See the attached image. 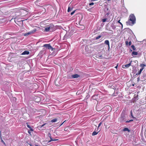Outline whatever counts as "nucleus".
<instances>
[{"mask_svg":"<svg viewBox=\"0 0 146 146\" xmlns=\"http://www.w3.org/2000/svg\"><path fill=\"white\" fill-rule=\"evenodd\" d=\"M136 18L134 15L131 14L130 15L128 20L126 22L127 25L132 26L135 23Z\"/></svg>","mask_w":146,"mask_h":146,"instance_id":"obj_1","label":"nucleus"},{"mask_svg":"<svg viewBox=\"0 0 146 146\" xmlns=\"http://www.w3.org/2000/svg\"><path fill=\"white\" fill-rule=\"evenodd\" d=\"M42 47H44L45 50L46 49H50L52 51H53V50L55 49L52 47L50 44H44L43 46Z\"/></svg>","mask_w":146,"mask_h":146,"instance_id":"obj_2","label":"nucleus"},{"mask_svg":"<svg viewBox=\"0 0 146 146\" xmlns=\"http://www.w3.org/2000/svg\"><path fill=\"white\" fill-rule=\"evenodd\" d=\"M102 54V52H100L98 53L97 54L96 56L98 58L102 59L103 58Z\"/></svg>","mask_w":146,"mask_h":146,"instance_id":"obj_3","label":"nucleus"},{"mask_svg":"<svg viewBox=\"0 0 146 146\" xmlns=\"http://www.w3.org/2000/svg\"><path fill=\"white\" fill-rule=\"evenodd\" d=\"M46 53V51L45 50V48H43L42 50L40 52V54L43 55L44 54H45Z\"/></svg>","mask_w":146,"mask_h":146,"instance_id":"obj_4","label":"nucleus"},{"mask_svg":"<svg viewBox=\"0 0 146 146\" xmlns=\"http://www.w3.org/2000/svg\"><path fill=\"white\" fill-rule=\"evenodd\" d=\"M50 26H49L46 27L44 30V31L45 32H49L50 29Z\"/></svg>","mask_w":146,"mask_h":146,"instance_id":"obj_5","label":"nucleus"},{"mask_svg":"<svg viewBox=\"0 0 146 146\" xmlns=\"http://www.w3.org/2000/svg\"><path fill=\"white\" fill-rule=\"evenodd\" d=\"M29 54V52L28 51H25L21 54V55H28Z\"/></svg>","mask_w":146,"mask_h":146,"instance_id":"obj_6","label":"nucleus"},{"mask_svg":"<svg viewBox=\"0 0 146 146\" xmlns=\"http://www.w3.org/2000/svg\"><path fill=\"white\" fill-rule=\"evenodd\" d=\"M36 31V29L33 30L27 33V34L28 35H31V34H33Z\"/></svg>","mask_w":146,"mask_h":146,"instance_id":"obj_7","label":"nucleus"},{"mask_svg":"<svg viewBox=\"0 0 146 146\" xmlns=\"http://www.w3.org/2000/svg\"><path fill=\"white\" fill-rule=\"evenodd\" d=\"M80 75L78 74H75L72 75V77L73 78H76L80 77Z\"/></svg>","mask_w":146,"mask_h":146,"instance_id":"obj_8","label":"nucleus"},{"mask_svg":"<svg viewBox=\"0 0 146 146\" xmlns=\"http://www.w3.org/2000/svg\"><path fill=\"white\" fill-rule=\"evenodd\" d=\"M104 43H105V44L108 46L109 49L110 48V43H109V40H105V41L104 42Z\"/></svg>","mask_w":146,"mask_h":146,"instance_id":"obj_9","label":"nucleus"},{"mask_svg":"<svg viewBox=\"0 0 146 146\" xmlns=\"http://www.w3.org/2000/svg\"><path fill=\"white\" fill-rule=\"evenodd\" d=\"M120 120L121 122H122L123 121H125V117L124 116H121L120 118Z\"/></svg>","mask_w":146,"mask_h":146,"instance_id":"obj_10","label":"nucleus"},{"mask_svg":"<svg viewBox=\"0 0 146 146\" xmlns=\"http://www.w3.org/2000/svg\"><path fill=\"white\" fill-rule=\"evenodd\" d=\"M125 43L127 45L128 44L129 46H130L131 45V41H130L128 42V41H126L125 42Z\"/></svg>","mask_w":146,"mask_h":146,"instance_id":"obj_11","label":"nucleus"},{"mask_svg":"<svg viewBox=\"0 0 146 146\" xmlns=\"http://www.w3.org/2000/svg\"><path fill=\"white\" fill-rule=\"evenodd\" d=\"M26 124H27V127L30 129V130L31 131H33V129L28 124V123H27Z\"/></svg>","mask_w":146,"mask_h":146,"instance_id":"obj_12","label":"nucleus"},{"mask_svg":"<svg viewBox=\"0 0 146 146\" xmlns=\"http://www.w3.org/2000/svg\"><path fill=\"white\" fill-rule=\"evenodd\" d=\"M138 53L137 52L133 51L131 54V55L133 56L136 55Z\"/></svg>","mask_w":146,"mask_h":146,"instance_id":"obj_13","label":"nucleus"},{"mask_svg":"<svg viewBox=\"0 0 146 146\" xmlns=\"http://www.w3.org/2000/svg\"><path fill=\"white\" fill-rule=\"evenodd\" d=\"M132 62V61H131L128 64H125V65H124V66H125L126 68H128L131 65V63Z\"/></svg>","mask_w":146,"mask_h":146,"instance_id":"obj_14","label":"nucleus"},{"mask_svg":"<svg viewBox=\"0 0 146 146\" xmlns=\"http://www.w3.org/2000/svg\"><path fill=\"white\" fill-rule=\"evenodd\" d=\"M123 131H127L128 132H129L130 131V130L128 128H125L123 129Z\"/></svg>","mask_w":146,"mask_h":146,"instance_id":"obj_15","label":"nucleus"},{"mask_svg":"<svg viewBox=\"0 0 146 146\" xmlns=\"http://www.w3.org/2000/svg\"><path fill=\"white\" fill-rule=\"evenodd\" d=\"M146 65L144 64H141L140 65V66L141 68H143V69L144 67L146 66Z\"/></svg>","mask_w":146,"mask_h":146,"instance_id":"obj_16","label":"nucleus"},{"mask_svg":"<svg viewBox=\"0 0 146 146\" xmlns=\"http://www.w3.org/2000/svg\"><path fill=\"white\" fill-rule=\"evenodd\" d=\"M143 68H141L140 69V70H139V71L138 72V73H137L136 74V75H139V74H140L141 72L142 71V70H143Z\"/></svg>","mask_w":146,"mask_h":146,"instance_id":"obj_17","label":"nucleus"},{"mask_svg":"<svg viewBox=\"0 0 146 146\" xmlns=\"http://www.w3.org/2000/svg\"><path fill=\"white\" fill-rule=\"evenodd\" d=\"M111 27L113 29H115L116 28V26L114 25L113 24H112L111 25Z\"/></svg>","mask_w":146,"mask_h":146,"instance_id":"obj_18","label":"nucleus"},{"mask_svg":"<svg viewBox=\"0 0 146 146\" xmlns=\"http://www.w3.org/2000/svg\"><path fill=\"white\" fill-rule=\"evenodd\" d=\"M98 132H96L95 131H94L92 133V135L93 136L96 135L98 133Z\"/></svg>","mask_w":146,"mask_h":146,"instance_id":"obj_19","label":"nucleus"},{"mask_svg":"<svg viewBox=\"0 0 146 146\" xmlns=\"http://www.w3.org/2000/svg\"><path fill=\"white\" fill-rule=\"evenodd\" d=\"M50 140L49 141V142H50L51 141H56L58 140V139H53L52 138H50Z\"/></svg>","mask_w":146,"mask_h":146,"instance_id":"obj_20","label":"nucleus"},{"mask_svg":"<svg viewBox=\"0 0 146 146\" xmlns=\"http://www.w3.org/2000/svg\"><path fill=\"white\" fill-rule=\"evenodd\" d=\"M57 121V119L54 118L51 120V122H56Z\"/></svg>","mask_w":146,"mask_h":146,"instance_id":"obj_21","label":"nucleus"},{"mask_svg":"<svg viewBox=\"0 0 146 146\" xmlns=\"http://www.w3.org/2000/svg\"><path fill=\"white\" fill-rule=\"evenodd\" d=\"M130 115L132 118H135L133 116L132 111V110H131L130 111Z\"/></svg>","mask_w":146,"mask_h":146,"instance_id":"obj_22","label":"nucleus"},{"mask_svg":"<svg viewBox=\"0 0 146 146\" xmlns=\"http://www.w3.org/2000/svg\"><path fill=\"white\" fill-rule=\"evenodd\" d=\"M133 121V119H131V120H129V121H125V123H128L130 122H131V121Z\"/></svg>","mask_w":146,"mask_h":146,"instance_id":"obj_23","label":"nucleus"},{"mask_svg":"<svg viewBox=\"0 0 146 146\" xmlns=\"http://www.w3.org/2000/svg\"><path fill=\"white\" fill-rule=\"evenodd\" d=\"M102 36L101 35H100L96 37V39L97 40L99 39Z\"/></svg>","mask_w":146,"mask_h":146,"instance_id":"obj_24","label":"nucleus"},{"mask_svg":"<svg viewBox=\"0 0 146 146\" xmlns=\"http://www.w3.org/2000/svg\"><path fill=\"white\" fill-rule=\"evenodd\" d=\"M131 47L133 49V50H136V48L135 47V46L133 45H132L131 46Z\"/></svg>","mask_w":146,"mask_h":146,"instance_id":"obj_25","label":"nucleus"},{"mask_svg":"<svg viewBox=\"0 0 146 146\" xmlns=\"http://www.w3.org/2000/svg\"><path fill=\"white\" fill-rule=\"evenodd\" d=\"M56 54V52L54 51L51 54L52 55L55 56Z\"/></svg>","mask_w":146,"mask_h":146,"instance_id":"obj_26","label":"nucleus"},{"mask_svg":"<svg viewBox=\"0 0 146 146\" xmlns=\"http://www.w3.org/2000/svg\"><path fill=\"white\" fill-rule=\"evenodd\" d=\"M107 20V18H104V19H102V21L103 22H105Z\"/></svg>","mask_w":146,"mask_h":146,"instance_id":"obj_27","label":"nucleus"},{"mask_svg":"<svg viewBox=\"0 0 146 146\" xmlns=\"http://www.w3.org/2000/svg\"><path fill=\"white\" fill-rule=\"evenodd\" d=\"M120 20H119L118 21L117 23H119L121 25V27H122H122H123V25L122 24L121 22H120Z\"/></svg>","mask_w":146,"mask_h":146,"instance_id":"obj_28","label":"nucleus"},{"mask_svg":"<svg viewBox=\"0 0 146 146\" xmlns=\"http://www.w3.org/2000/svg\"><path fill=\"white\" fill-rule=\"evenodd\" d=\"M70 11H71L70 8V7H68V10H67L68 12H69Z\"/></svg>","mask_w":146,"mask_h":146,"instance_id":"obj_29","label":"nucleus"},{"mask_svg":"<svg viewBox=\"0 0 146 146\" xmlns=\"http://www.w3.org/2000/svg\"><path fill=\"white\" fill-rule=\"evenodd\" d=\"M46 124V123H45V124H44L42 125H40V128H42V127H43Z\"/></svg>","mask_w":146,"mask_h":146,"instance_id":"obj_30","label":"nucleus"},{"mask_svg":"<svg viewBox=\"0 0 146 146\" xmlns=\"http://www.w3.org/2000/svg\"><path fill=\"white\" fill-rule=\"evenodd\" d=\"M75 10H74V11H72V12L71 13V15H73L74 13H75Z\"/></svg>","mask_w":146,"mask_h":146,"instance_id":"obj_31","label":"nucleus"},{"mask_svg":"<svg viewBox=\"0 0 146 146\" xmlns=\"http://www.w3.org/2000/svg\"><path fill=\"white\" fill-rule=\"evenodd\" d=\"M48 136L50 137V139L51 138H52L51 134L50 133H49L48 134Z\"/></svg>","mask_w":146,"mask_h":146,"instance_id":"obj_32","label":"nucleus"},{"mask_svg":"<svg viewBox=\"0 0 146 146\" xmlns=\"http://www.w3.org/2000/svg\"><path fill=\"white\" fill-rule=\"evenodd\" d=\"M94 3L93 2H92L91 3H89V5H94Z\"/></svg>","mask_w":146,"mask_h":146,"instance_id":"obj_33","label":"nucleus"},{"mask_svg":"<svg viewBox=\"0 0 146 146\" xmlns=\"http://www.w3.org/2000/svg\"><path fill=\"white\" fill-rule=\"evenodd\" d=\"M110 34H113V31H112V30H110Z\"/></svg>","mask_w":146,"mask_h":146,"instance_id":"obj_34","label":"nucleus"},{"mask_svg":"<svg viewBox=\"0 0 146 146\" xmlns=\"http://www.w3.org/2000/svg\"><path fill=\"white\" fill-rule=\"evenodd\" d=\"M24 35L25 36H28V35L27 34V33H25V34H24Z\"/></svg>","mask_w":146,"mask_h":146,"instance_id":"obj_35","label":"nucleus"},{"mask_svg":"<svg viewBox=\"0 0 146 146\" xmlns=\"http://www.w3.org/2000/svg\"><path fill=\"white\" fill-rule=\"evenodd\" d=\"M31 131L30 130H28V133H29V134H30V135H31V131Z\"/></svg>","mask_w":146,"mask_h":146,"instance_id":"obj_36","label":"nucleus"},{"mask_svg":"<svg viewBox=\"0 0 146 146\" xmlns=\"http://www.w3.org/2000/svg\"><path fill=\"white\" fill-rule=\"evenodd\" d=\"M101 124H102V123L101 122L100 123L98 124V127H99L101 125Z\"/></svg>","mask_w":146,"mask_h":146,"instance_id":"obj_37","label":"nucleus"},{"mask_svg":"<svg viewBox=\"0 0 146 146\" xmlns=\"http://www.w3.org/2000/svg\"><path fill=\"white\" fill-rule=\"evenodd\" d=\"M66 121V120H65V121H64L60 126H61L63 124V123Z\"/></svg>","mask_w":146,"mask_h":146,"instance_id":"obj_38","label":"nucleus"},{"mask_svg":"<svg viewBox=\"0 0 146 146\" xmlns=\"http://www.w3.org/2000/svg\"><path fill=\"white\" fill-rule=\"evenodd\" d=\"M1 141L4 144H5V143L3 141V140H1Z\"/></svg>","mask_w":146,"mask_h":146,"instance_id":"obj_39","label":"nucleus"},{"mask_svg":"<svg viewBox=\"0 0 146 146\" xmlns=\"http://www.w3.org/2000/svg\"><path fill=\"white\" fill-rule=\"evenodd\" d=\"M117 66H118V65H117V66H116L115 67V68H117Z\"/></svg>","mask_w":146,"mask_h":146,"instance_id":"obj_40","label":"nucleus"},{"mask_svg":"<svg viewBox=\"0 0 146 146\" xmlns=\"http://www.w3.org/2000/svg\"><path fill=\"white\" fill-rule=\"evenodd\" d=\"M0 137L1 138V133H0Z\"/></svg>","mask_w":146,"mask_h":146,"instance_id":"obj_41","label":"nucleus"},{"mask_svg":"<svg viewBox=\"0 0 146 146\" xmlns=\"http://www.w3.org/2000/svg\"><path fill=\"white\" fill-rule=\"evenodd\" d=\"M29 145H30V146H33V145H32V144H29Z\"/></svg>","mask_w":146,"mask_h":146,"instance_id":"obj_42","label":"nucleus"},{"mask_svg":"<svg viewBox=\"0 0 146 146\" xmlns=\"http://www.w3.org/2000/svg\"><path fill=\"white\" fill-rule=\"evenodd\" d=\"M24 21V20H21V21L22 22H23V21Z\"/></svg>","mask_w":146,"mask_h":146,"instance_id":"obj_43","label":"nucleus"},{"mask_svg":"<svg viewBox=\"0 0 146 146\" xmlns=\"http://www.w3.org/2000/svg\"><path fill=\"white\" fill-rule=\"evenodd\" d=\"M121 1H123V2H124V0H121Z\"/></svg>","mask_w":146,"mask_h":146,"instance_id":"obj_44","label":"nucleus"},{"mask_svg":"<svg viewBox=\"0 0 146 146\" xmlns=\"http://www.w3.org/2000/svg\"><path fill=\"white\" fill-rule=\"evenodd\" d=\"M111 0H107L108 1H111Z\"/></svg>","mask_w":146,"mask_h":146,"instance_id":"obj_45","label":"nucleus"},{"mask_svg":"<svg viewBox=\"0 0 146 146\" xmlns=\"http://www.w3.org/2000/svg\"><path fill=\"white\" fill-rule=\"evenodd\" d=\"M36 146H38V145H36Z\"/></svg>","mask_w":146,"mask_h":146,"instance_id":"obj_46","label":"nucleus"}]
</instances>
